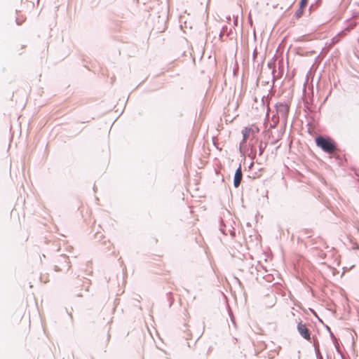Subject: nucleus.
Wrapping results in <instances>:
<instances>
[{
	"mask_svg": "<svg viewBox=\"0 0 359 359\" xmlns=\"http://www.w3.org/2000/svg\"><path fill=\"white\" fill-rule=\"evenodd\" d=\"M316 142L318 147L329 154H334L337 151L336 144L331 138L318 137L316 139Z\"/></svg>",
	"mask_w": 359,
	"mask_h": 359,
	"instance_id": "f257e3e1",
	"label": "nucleus"
},
{
	"mask_svg": "<svg viewBox=\"0 0 359 359\" xmlns=\"http://www.w3.org/2000/svg\"><path fill=\"white\" fill-rule=\"evenodd\" d=\"M259 132V128L256 125H251L242 130L243 135V142L245 143L249 139H254Z\"/></svg>",
	"mask_w": 359,
	"mask_h": 359,
	"instance_id": "f03ea898",
	"label": "nucleus"
},
{
	"mask_svg": "<svg viewBox=\"0 0 359 359\" xmlns=\"http://www.w3.org/2000/svg\"><path fill=\"white\" fill-rule=\"evenodd\" d=\"M297 330L306 340L311 341V334L305 324L299 323L297 325Z\"/></svg>",
	"mask_w": 359,
	"mask_h": 359,
	"instance_id": "7ed1b4c3",
	"label": "nucleus"
},
{
	"mask_svg": "<svg viewBox=\"0 0 359 359\" xmlns=\"http://www.w3.org/2000/svg\"><path fill=\"white\" fill-rule=\"evenodd\" d=\"M242 177H243V173H242L241 168L239 167L236 170L235 175H234L233 185L236 188L238 187L239 185L241 184Z\"/></svg>",
	"mask_w": 359,
	"mask_h": 359,
	"instance_id": "20e7f679",
	"label": "nucleus"
},
{
	"mask_svg": "<svg viewBox=\"0 0 359 359\" xmlns=\"http://www.w3.org/2000/svg\"><path fill=\"white\" fill-rule=\"evenodd\" d=\"M345 35V32H342L341 33L339 34L337 36H334L332 39V43L330 46H332L335 44L336 43L339 42L340 39Z\"/></svg>",
	"mask_w": 359,
	"mask_h": 359,
	"instance_id": "39448f33",
	"label": "nucleus"
},
{
	"mask_svg": "<svg viewBox=\"0 0 359 359\" xmlns=\"http://www.w3.org/2000/svg\"><path fill=\"white\" fill-rule=\"evenodd\" d=\"M307 4H308V0H301V1L299 3L300 11L299 13H297L298 17L301 16V15L302 14V10L304 9V7H306Z\"/></svg>",
	"mask_w": 359,
	"mask_h": 359,
	"instance_id": "423d86ee",
	"label": "nucleus"
}]
</instances>
